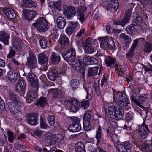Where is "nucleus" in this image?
Masks as SVG:
<instances>
[{
	"mask_svg": "<svg viewBox=\"0 0 152 152\" xmlns=\"http://www.w3.org/2000/svg\"><path fill=\"white\" fill-rule=\"evenodd\" d=\"M91 57L87 55H85L83 58V61L84 63L88 64H90Z\"/></svg>",
	"mask_w": 152,
	"mask_h": 152,
	"instance_id": "58",
	"label": "nucleus"
},
{
	"mask_svg": "<svg viewBox=\"0 0 152 152\" xmlns=\"http://www.w3.org/2000/svg\"><path fill=\"white\" fill-rule=\"evenodd\" d=\"M40 46L42 48H45L47 46V42L45 39L41 38L39 41Z\"/></svg>",
	"mask_w": 152,
	"mask_h": 152,
	"instance_id": "57",
	"label": "nucleus"
},
{
	"mask_svg": "<svg viewBox=\"0 0 152 152\" xmlns=\"http://www.w3.org/2000/svg\"><path fill=\"white\" fill-rule=\"evenodd\" d=\"M105 63L107 66H110L115 63L114 59L110 56H107L105 58Z\"/></svg>",
	"mask_w": 152,
	"mask_h": 152,
	"instance_id": "41",
	"label": "nucleus"
},
{
	"mask_svg": "<svg viewBox=\"0 0 152 152\" xmlns=\"http://www.w3.org/2000/svg\"><path fill=\"white\" fill-rule=\"evenodd\" d=\"M22 41L15 37H13L12 39V45L15 48V50H19L21 48Z\"/></svg>",
	"mask_w": 152,
	"mask_h": 152,
	"instance_id": "20",
	"label": "nucleus"
},
{
	"mask_svg": "<svg viewBox=\"0 0 152 152\" xmlns=\"http://www.w3.org/2000/svg\"><path fill=\"white\" fill-rule=\"evenodd\" d=\"M76 13V9L72 6L69 5L63 8V14L68 19H72Z\"/></svg>",
	"mask_w": 152,
	"mask_h": 152,
	"instance_id": "4",
	"label": "nucleus"
},
{
	"mask_svg": "<svg viewBox=\"0 0 152 152\" xmlns=\"http://www.w3.org/2000/svg\"><path fill=\"white\" fill-rule=\"evenodd\" d=\"M115 70L117 72L118 75H121L126 71L125 66L124 65H119L115 68Z\"/></svg>",
	"mask_w": 152,
	"mask_h": 152,
	"instance_id": "42",
	"label": "nucleus"
},
{
	"mask_svg": "<svg viewBox=\"0 0 152 152\" xmlns=\"http://www.w3.org/2000/svg\"><path fill=\"white\" fill-rule=\"evenodd\" d=\"M64 138L63 136L61 134H54L53 139L52 140V142L50 144H53L57 142H60Z\"/></svg>",
	"mask_w": 152,
	"mask_h": 152,
	"instance_id": "36",
	"label": "nucleus"
},
{
	"mask_svg": "<svg viewBox=\"0 0 152 152\" xmlns=\"http://www.w3.org/2000/svg\"><path fill=\"white\" fill-rule=\"evenodd\" d=\"M57 25L59 28H63L65 26L66 22L65 20L62 17L59 16L56 20Z\"/></svg>",
	"mask_w": 152,
	"mask_h": 152,
	"instance_id": "24",
	"label": "nucleus"
},
{
	"mask_svg": "<svg viewBox=\"0 0 152 152\" xmlns=\"http://www.w3.org/2000/svg\"><path fill=\"white\" fill-rule=\"evenodd\" d=\"M142 28V26L140 25L133 22L131 25L127 27L126 30L129 34L132 35L135 34L137 31L141 30Z\"/></svg>",
	"mask_w": 152,
	"mask_h": 152,
	"instance_id": "7",
	"label": "nucleus"
},
{
	"mask_svg": "<svg viewBox=\"0 0 152 152\" xmlns=\"http://www.w3.org/2000/svg\"><path fill=\"white\" fill-rule=\"evenodd\" d=\"M143 50L146 53H149L152 51V42L146 41L144 45Z\"/></svg>",
	"mask_w": 152,
	"mask_h": 152,
	"instance_id": "30",
	"label": "nucleus"
},
{
	"mask_svg": "<svg viewBox=\"0 0 152 152\" xmlns=\"http://www.w3.org/2000/svg\"><path fill=\"white\" fill-rule=\"evenodd\" d=\"M114 99L115 101L128 99L126 95L124 94L118 92L114 94Z\"/></svg>",
	"mask_w": 152,
	"mask_h": 152,
	"instance_id": "26",
	"label": "nucleus"
},
{
	"mask_svg": "<svg viewBox=\"0 0 152 152\" xmlns=\"http://www.w3.org/2000/svg\"><path fill=\"white\" fill-rule=\"evenodd\" d=\"M51 62L53 64H58L60 61L59 54L55 53H52L51 57Z\"/></svg>",
	"mask_w": 152,
	"mask_h": 152,
	"instance_id": "27",
	"label": "nucleus"
},
{
	"mask_svg": "<svg viewBox=\"0 0 152 152\" xmlns=\"http://www.w3.org/2000/svg\"><path fill=\"white\" fill-rule=\"evenodd\" d=\"M73 65L74 66H73L74 67V69L78 73L81 74L83 76H84L85 75V69L84 67L80 66V64H76L75 63V64H73Z\"/></svg>",
	"mask_w": 152,
	"mask_h": 152,
	"instance_id": "32",
	"label": "nucleus"
},
{
	"mask_svg": "<svg viewBox=\"0 0 152 152\" xmlns=\"http://www.w3.org/2000/svg\"><path fill=\"white\" fill-rule=\"evenodd\" d=\"M10 37L5 32H1L0 33V40L2 41L4 44L8 45Z\"/></svg>",
	"mask_w": 152,
	"mask_h": 152,
	"instance_id": "25",
	"label": "nucleus"
},
{
	"mask_svg": "<svg viewBox=\"0 0 152 152\" xmlns=\"http://www.w3.org/2000/svg\"><path fill=\"white\" fill-rule=\"evenodd\" d=\"M142 150L143 151L152 152V144H148L147 143H144L142 145Z\"/></svg>",
	"mask_w": 152,
	"mask_h": 152,
	"instance_id": "40",
	"label": "nucleus"
},
{
	"mask_svg": "<svg viewBox=\"0 0 152 152\" xmlns=\"http://www.w3.org/2000/svg\"><path fill=\"white\" fill-rule=\"evenodd\" d=\"M77 11L78 12L77 15V19L83 23L85 19V16L87 13V8L84 6H80L79 7Z\"/></svg>",
	"mask_w": 152,
	"mask_h": 152,
	"instance_id": "9",
	"label": "nucleus"
},
{
	"mask_svg": "<svg viewBox=\"0 0 152 152\" xmlns=\"http://www.w3.org/2000/svg\"><path fill=\"white\" fill-rule=\"evenodd\" d=\"M58 69L51 68L47 73L48 78L51 80L54 81L58 76Z\"/></svg>",
	"mask_w": 152,
	"mask_h": 152,
	"instance_id": "13",
	"label": "nucleus"
},
{
	"mask_svg": "<svg viewBox=\"0 0 152 152\" xmlns=\"http://www.w3.org/2000/svg\"><path fill=\"white\" fill-rule=\"evenodd\" d=\"M46 100L45 97H41L36 102V104L38 106L43 107L47 104Z\"/></svg>",
	"mask_w": 152,
	"mask_h": 152,
	"instance_id": "44",
	"label": "nucleus"
},
{
	"mask_svg": "<svg viewBox=\"0 0 152 152\" xmlns=\"http://www.w3.org/2000/svg\"><path fill=\"white\" fill-rule=\"evenodd\" d=\"M70 85L73 89L75 90L79 87V81L77 80L73 79L70 81Z\"/></svg>",
	"mask_w": 152,
	"mask_h": 152,
	"instance_id": "45",
	"label": "nucleus"
},
{
	"mask_svg": "<svg viewBox=\"0 0 152 152\" xmlns=\"http://www.w3.org/2000/svg\"><path fill=\"white\" fill-rule=\"evenodd\" d=\"M10 100L11 101L15 102L18 100V97L15 94L13 93H9V96Z\"/></svg>",
	"mask_w": 152,
	"mask_h": 152,
	"instance_id": "52",
	"label": "nucleus"
},
{
	"mask_svg": "<svg viewBox=\"0 0 152 152\" xmlns=\"http://www.w3.org/2000/svg\"><path fill=\"white\" fill-rule=\"evenodd\" d=\"M72 122L68 127V130L72 132H79L81 129L80 121L79 119L76 117H70Z\"/></svg>",
	"mask_w": 152,
	"mask_h": 152,
	"instance_id": "2",
	"label": "nucleus"
},
{
	"mask_svg": "<svg viewBox=\"0 0 152 152\" xmlns=\"http://www.w3.org/2000/svg\"><path fill=\"white\" fill-rule=\"evenodd\" d=\"M137 131L140 138L141 139L146 138L149 132L148 127L144 123L139 126Z\"/></svg>",
	"mask_w": 152,
	"mask_h": 152,
	"instance_id": "5",
	"label": "nucleus"
},
{
	"mask_svg": "<svg viewBox=\"0 0 152 152\" xmlns=\"http://www.w3.org/2000/svg\"><path fill=\"white\" fill-rule=\"evenodd\" d=\"M84 50L85 53L86 54H92L94 53V48L91 46H82Z\"/></svg>",
	"mask_w": 152,
	"mask_h": 152,
	"instance_id": "46",
	"label": "nucleus"
},
{
	"mask_svg": "<svg viewBox=\"0 0 152 152\" xmlns=\"http://www.w3.org/2000/svg\"><path fill=\"white\" fill-rule=\"evenodd\" d=\"M98 39L101 41L100 47L102 48L113 49L115 47L114 42L111 37L108 36L102 37L99 38Z\"/></svg>",
	"mask_w": 152,
	"mask_h": 152,
	"instance_id": "1",
	"label": "nucleus"
},
{
	"mask_svg": "<svg viewBox=\"0 0 152 152\" xmlns=\"http://www.w3.org/2000/svg\"><path fill=\"white\" fill-rule=\"evenodd\" d=\"M27 61L26 65L30 68L34 69L37 65V62L35 55L33 53L30 52L29 56L27 58Z\"/></svg>",
	"mask_w": 152,
	"mask_h": 152,
	"instance_id": "8",
	"label": "nucleus"
},
{
	"mask_svg": "<svg viewBox=\"0 0 152 152\" xmlns=\"http://www.w3.org/2000/svg\"><path fill=\"white\" fill-rule=\"evenodd\" d=\"M6 77L8 80L13 83H15L18 78L17 74L15 72L11 71L7 73Z\"/></svg>",
	"mask_w": 152,
	"mask_h": 152,
	"instance_id": "17",
	"label": "nucleus"
},
{
	"mask_svg": "<svg viewBox=\"0 0 152 152\" xmlns=\"http://www.w3.org/2000/svg\"><path fill=\"white\" fill-rule=\"evenodd\" d=\"M142 21V18L141 16L138 15L136 16V18L135 19L133 22H135L137 24L140 25V24L141 23Z\"/></svg>",
	"mask_w": 152,
	"mask_h": 152,
	"instance_id": "63",
	"label": "nucleus"
},
{
	"mask_svg": "<svg viewBox=\"0 0 152 152\" xmlns=\"http://www.w3.org/2000/svg\"><path fill=\"white\" fill-rule=\"evenodd\" d=\"M38 61L41 64H45L48 61L47 56L44 53H41L38 56Z\"/></svg>",
	"mask_w": 152,
	"mask_h": 152,
	"instance_id": "31",
	"label": "nucleus"
},
{
	"mask_svg": "<svg viewBox=\"0 0 152 152\" xmlns=\"http://www.w3.org/2000/svg\"><path fill=\"white\" fill-rule=\"evenodd\" d=\"M99 67H90L88 68V73L87 76L88 77L94 76L97 75Z\"/></svg>",
	"mask_w": 152,
	"mask_h": 152,
	"instance_id": "28",
	"label": "nucleus"
},
{
	"mask_svg": "<svg viewBox=\"0 0 152 152\" xmlns=\"http://www.w3.org/2000/svg\"><path fill=\"white\" fill-rule=\"evenodd\" d=\"M83 123L84 129L85 130L88 131L91 130V127L90 121L84 120H83Z\"/></svg>",
	"mask_w": 152,
	"mask_h": 152,
	"instance_id": "48",
	"label": "nucleus"
},
{
	"mask_svg": "<svg viewBox=\"0 0 152 152\" xmlns=\"http://www.w3.org/2000/svg\"><path fill=\"white\" fill-rule=\"evenodd\" d=\"M58 70H59L58 69ZM66 76V71L65 70H61L60 71V70H58V76L60 77H64Z\"/></svg>",
	"mask_w": 152,
	"mask_h": 152,
	"instance_id": "64",
	"label": "nucleus"
},
{
	"mask_svg": "<svg viewBox=\"0 0 152 152\" xmlns=\"http://www.w3.org/2000/svg\"><path fill=\"white\" fill-rule=\"evenodd\" d=\"M40 127L42 129H45L48 128V125L46 122L43 120L42 117L41 116L40 118Z\"/></svg>",
	"mask_w": 152,
	"mask_h": 152,
	"instance_id": "54",
	"label": "nucleus"
},
{
	"mask_svg": "<svg viewBox=\"0 0 152 152\" xmlns=\"http://www.w3.org/2000/svg\"><path fill=\"white\" fill-rule=\"evenodd\" d=\"M90 105L89 100H87L85 101H82L81 102V106L85 109H87Z\"/></svg>",
	"mask_w": 152,
	"mask_h": 152,
	"instance_id": "55",
	"label": "nucleus"
},
{
	"mask_svg": "<svg viewBox=\"0 0 152 152\" xmlns=\"http://www.w3.org/2000/svg\"><path fill=\"white\" fill-rule=\"evenodd\" d=\"M48 94L52 98L53 100L56 99L58 96L59 93L58 89H51L48 90Z\"/></svg>",
	"mask_w": 152,
	"mask_h": 152,
	"instance_id": "19",
	"label": "nucleus"
},
{
	"mask_svg": "<svg viewBox=\"0 0 152 152\" xmlns=\"http://www.w3.org/2000/svg\"><path fill=\"white\" fill-rule=\"evenodd\" d=\"M75 151L86 150L84 144L81 142H78L75 145Z\"/></svg>",
	"mask_w": 152,
	"mask_h": 152,
	"instance_id": "38",
	"label": "nucleus"
},
{
	"mask_svg": "<svg viewBox=\"0 0 152 152\" xmlns=\"http://www.w3.org/2000/svg\"><path fill=\"white\" fill-rule=\"evenodd\" d=\"M133 113L132 112H129L127 113L126 116V121L129 122L130 121L132 120L133 118Z\"/></svg>",
	"mask_w": 152,
	"mask_h": 152,
	"instance_id": "56",
	"label": "nucleus"
},
{
	"mask_svg": "<svg viewBox=\"0 0 152 152\" xmlns=\"http://www.w3.org/2000/svg\"><path fill=\"white\" fill-rule=\"evenodd\" d=\"M59 41L61 47L62 48L67 47L69 45V39L65 35H61Z\"/></svg>",
	"mask_w": 152,
	"mask_h": 152,
	"instance_id": "22",
	"label": "nucleus"
},
{
	"mask_svg": "<svg viewBox=\"0 0 152 152\" xmlns=\"http://www.w3.org/2000/svg\"><path fill=\"white\" fill-rule=\"evenodd\" d=\"M26 87V83L22 80L18 81L16 86V89L18 91H21L23 90Z\"/></svg>",
	"mask_w": 152,
	"mask_h": 152,
	"instance_id": "35",
	"label": "nucleus"
},
{
	"mask_svg": "<svg viewBox=\"0 0 152 152\" xmlns=\"http://www.w3.org/2000/svg\"><path fill=\"white\" fill-rule=\"evenodd\" d=\"M144 101L142 98V96H140L137 99L135 103L140 107L141 106V104H142Z\"/></svg>",
	"mask_w": 152,
	"mask_h": 152,
	"instance_id": "59",
	"label": "nucleus"
},
{
	"mask_svg": "<svg viewBox=\"0 0 152 152\" xmlns=\"http://www.w3.org/2000/svg\"><path fill=\"white\" fill-rule=\"evenodd\" d=\"M14 113L13 116L16 120H22L24 117V114L21 111L19 110Z\"/></svg>",
	"mask_w": 152,
	"mask_h": 152,
	"instance_id": "43",
	"label": "nucleus"
},
{
	"mask_svg": "<svg viewBox=\"0 0 152 152\" xmlns=\"http://www.w3.org/2000/svg\"><path fill=\"white\" fill-rule=\"evenodd\" d=\"M23 2V6L27 8H34L36 7L37 4L32 0H22Z\"/></svg>",
	"mask_w": 152,
	"mask_h": 152,
	"instance_id": "29",
	"label": "nucleus"
},
{
	"mask_svg": "<svg viewBox=\"0 0 152 152\" xmlns=\"http://www.w3.org/2000/svg\"><path fill=\"white\" fill-rule=\"evenodd\" d=\"M35 89L34 90L31 89V90L29 91L27 95V99L26 100L28 102H31V101L35 98L37 96V91L38 89L37 87H35Z\"/></svg>",
	"mask_w": 152,
	"mask_h": 152,
	"instance_id": "15",
	"label": "nucleus"
},
{
	"mask_svg": "<svg viewBox=\"0 0 152 152\" xmlns=\"http://www.w3.org/2000/svg\"><path fill=\"white\" fill-rule=\"evenodd\" d=\"M124 113V110L119 107L116 113L114 119L119 120L122 119Z\"/></svg>",
	"mask_w": 152,
	"mask_h": 152,
	"instance_id": "37",
	"label": "nucleus"
},
{
	"mask_svg": "<svg viewBox=\"0 0 152 152\" xmlns=\"http://www.w3.org/2000/svg\"><path fill=\"white\" fill-rule=\"evenodd\" d=\"M7 106L10 110L13 113H15L16 111L19 110V108L17 105L14 102H9L7 103Z\"/></svg>",
	"mask_w": 152,
	"mask_h": 152,
	"instance_id": "33",
	"label": "nucleus"
},
{
	"mask_svg": "<svg viewBox=\"0 0 152 152\" xmlns=\"http://www.w3.org/2000/svg\"><path fill=\"white\" fill-rule=\"evenodd\" d=\"M3 12L7 17L10 19H14L16 17V14L12 9L7 8L3 10Z\"/></svg>",
	"mask_w": 152,
	"mask_h": 152,
	"instance_id": "18",
	"label": "nucleus"
},
{
	"mask_svg": "<svg viewBox=\"0 0 152 152\" xmlns=\"http://www.w3.org/2000/svg\"><path fill=\"white\" fill-rule=\"evenodd\" d=\"M61 2L60 0H58V1L54 2L53 3V6L54 8L57 10H59L60 9Z\"/></svg>",
	"mask_w": 152,
	"mask_h": 152,
	"instance_id": "61",
	"label": "nucleus"
},
{
	"mask_svg": "<svg viewBox=\"0 0 152 152\" xmlns=\"http://www.w3.org/2000/svg\"><path fill=\"white\" fill-rule=\"evenodd\" d=\"M62 56L64 59L68 62H74L76 57V52L75 49L71 48L68 50Z\"/></svg>",
	"mask_w": 152,
	"mask_h": 152,
	"instance_id": "6",
	"label": "nucleus"
},
{
	"mask_svg": "<svg viewBox=\"0 0 152 152\" xmlns=\"http://www.w3.org/2000/svg\"><path fill=\"white\" fill-rule=\"evenodd\" d=\"M107 7L109 10L116 8L118 6L117 0H112L108 1Z\"/></svg>",
	"mask_w": 152,
	"mask_h": 152,
	"instance_id": "34",
	"label": "nucleus"
},
{
	"mask_svg": "<svg viewBox=\"0 0 152 152\" xmlns=\"http://www.w3.org/2000/svg\"><path fill=\"white\" fill-rule=\"evenodd\" d=\"M92 40V39L91 37H89L87 38L85 41L82 42V46H90L91 44Z\"/></svg>",
	"mask_w": 152,
	"mask_h": 152,
	"instance_id": "51",
	"label": "nucleus"
},
{
	"mask_svg": "<svg viewBox=\"0 0 152 152\" xmlns=\"http://www.w3.org/2000/svg\"><path fill=\"white\" fill-rule=\"evenodd\" d=\"M118 108H119L118 107L113 105L109 107L108 114L110 117L114 119L116 113Z\"/></svg>",
	"mask_w": 152,
	"mask_h": 152,
	"instance_id": "23",
	"label": "nucleus"
},
{
	"mask_svg": "<svg viewBox=\"0 0 152 152\" xmlns=\"http://www.w3.org/2000/svg\"><path fill=\"white\" fill-rule=\"evenodd\" d=\"M132 11L128 10L125 12V16L124 18L121 21V26L124 27L128 23L130 20V18L131 16Z\"/></svg>",
	"mask_w": 152,
	"mask_h": 152,
	"instance_id": "16",
	"label": "nucleus"
},
{
	"mask_svg": "<svg viewBox=\"0 0 152 152\" xmlns=\"http://www.w3.org/2000/svg\"><path fill=\"white\" fill-rule=\"evenodd\" d=\"M110 136L111 137L112 141L114 142H117L118 141L117 135L113 132H111Z\"/></svg>",
	"mask_w": 152,
	"mask_h": 152,
	"instance_id": "62",
	"label": "nucleus"
},
{
	"mask_svg": "<svg viewBox=\"0 0 152 152\" xmlns=\"http://www.w3.org/2000/svg\"><path fill=\"white\" fill-rule=\"evenodd\" d=\"M26 77L32 87H38V83L37 77L32 72H30L27 76Z\"/></svg>",
	"mask_w": 152,
	"mask_h": 152,
	"instance_id": "10",
	"label": "nucleus"
},
{
	"mask_svg": "<svg viewBox=\"0 0 152 152\" xmlns=\"http://www.w3.org/2000/svg\"><path fill=\"white\" fill-rule=\"evenodd\" d=\"M26 122L31 125H36L37 122V117L34 114L28 113L26 114Z\"/></svg>",
	"mask_w": 152,
	"mask_h": 152,
	"instance_id": "11",
	"label": "nucleus"
},
{
	"mask_svg": "<svg viewBox=\"0 0 152 152\" xmlns=\"http://www.w3.org/2000/svg\"><path fill=\"white\" fill-rule=\"evenodd\" d=\"M116 104L121 107H128V104H130V102L128 99L122 101H115Z\"/></svg>",
	"mask_w": 152,
	"mask_h": 152,
	"instance_id": "39",
	"label": "nucleus"
},
{
	"mask_svg": "<svg viewBox=\"0 0 152 152\" xmlns=\"http://www.w3.org/2000/svg\"><path fill=\"white\" fill-rule=\"evenodd\" d=\"M23 15L25 20L28 21L31 20L34 17L36 12L33 10H23Z\"/></svg>",
	"mask_w": 152,
	"mask_h": 152,
	"instance_id": "12",
	"label": "nucleus"
},
{
	"mask_svg": "<svg viewBox=\"0 0 152 152\" xmlns=\"http://www.w3.org/2000/svg\"><path fill=\"white\" fill-rule=\"evenodd\" d=\"M102 130L100 126H99L96 132V135L95 138L97 139V142L100 143L102 141L104 143H106V140L102 138Z\"/></svg>",
	"mask_w": 152,
	"mask_h": 152,
	"instance_id": "21",
	"label": "nucleus"
},
{
	"mask_svg": "<svg viewBox=\"0 0 152 152\" xmlns=\"http://www.w3.org/2000/svg\"><path fill=\"white\" fill-rule=\"evenodd\" d=\"M33 26L37 28L40 32H45L48 29V22L47 20L43 17L40 18L38 20L32 24Z\"/></svg>",
	"mask_w": 152,
	"mask_h": 152,
	"instance_id": "3",
	"label": "nucleus"
},
{
	"mask_svg": "<svg viewBox=\"0 0 152 152\" xmlns=\"http://www.w3.org/2000/svg\"><path fill=\"white\" fill-rule=\"evenodd\" d=\"M132 94L130 96L131 99L134 102L136 100V97L137 96V93L135 91H133L132 89L131 90Z\"/></svg>",
	"mask_w": 152,
	"mask_h": 152,
	"instance_id": "60",
	"label": "nucleus"
},
{
	"mask_svg": "<svg viewBox=\"0 0 152 152\" xmlns=\"http://www.w3.org/2000/svg\"><path fill=\"white\" fill-rule=\"evenodd\" d=\"M47 120L50 126H53L54 125L55 121V118L52 115H49L47 117Z\"/></svg>",
	"mask_w": 152,
	"mask_h": 152,
	"instance_id": "50",
	"label": "nucleus"
},
{
	"mask_svg": "<svg viewBox=\"0 0 152 152\" xmlns=\"http://www.w3.org/2000/svg\"><path fill=\"white\" fill-rule=\"evenodd\" d=\"M70 102L71 105V111L73 113H75L78 110L80 107L79 101L77 99H71L70 100Z\"/></svg>",
	"mask_w": 152,
	"mask_h": 152,
	"instance_id": "14",
	"label": "nucleus"
},
{
	"mask_svg": "<svg viewBox=\"0 0 152 152\" xmlns=\"http://www.w3.org/2000/svg\"><path fill=\"white\" fill-rule=\"evenodd\" d=\"M92 111L90 110H88L85 112L83 120H86L90 121V120L91 118Z\"/></svg>",
	"mask_w": 152,
	"mask_h": 152,
	"instance_id": "49",
	"label": "nucleus"
},
{
	"mask_svg": "<svg viewBox=\"0 0 152 152\" xmlns=\"http://www.w3.org/2000/svg\"><path fill=\"white\" fill-rule=\"evenodd\" d=\"M7 134L8 137V141L11 142L13 143L14 140L15 138V136L14 133L12 131H7Z\"/></svg>",
	"mask_w": 152,
	"mask_h": 152,
	"instance_id": "47",
	"label": "nucleus"
},
{
	"mask_svg": "<svg viewBox=\"0 0 152 152\" xmlns=\"http://www.w3.org/2000/svg\"><path fill=\"white\" fill-rule=\"evenodd\" d=\"M117 152H126V149L123 145V144L118 145L116 146Z\"/></svg>",
	"mask_w": 152,
	"mask_h": 152,
	"instance_id": "53",
	"label": "nucleus"
}]
</instances>
